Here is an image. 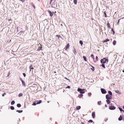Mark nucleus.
Listing matches in <instances>:
<instances>
[{"instance_id":"nucleus-53","label":"nucleus","mask_w":124,"mask_h":124,"mask_svg":"<svg viewBox=\"0 0 124 124\" xmlns=\"http://www.w3.org/2000/svg\"><path fill=\"white\" fill-rule=\"evenodd\" d=\"M111 31H114L112 28V29H111Z\"/></svg>"},{"instance_id":"nucleus-47","label":"nucleus","mask_w":124,"mask_h":124,"mask_svg":"<svg viewBox=\"0 0 124 124\" xmlns=\"http://www.w3.org/2000/svg\"><path fill=\"white\" fill-rule=\"evenodd\" d=\"M52 0H51L50 2V3H49V4H51V2Z\"/></svg>"},{"instance_id":"nucleus-1","label":"nucleus","mask_w":124,"mask_h":124,"mask_svg":"<svg viewBox=\"0 0 124 124\" xmlns=\"http://www.w3.org/2000/svg\"><path fill=\"white\" fill-rule=\"evenodd\" d=\"M106 61H107V62H108V59L104 58L103 59H101V63L104 64L106 62Z\"/></svg>"},{"instance_id":"nucleus-35","label":"nucleus","mask_w":124,"mask_h":124,"mask_svg":"<svg viewBox=\"0 0 124 124\" xmlns=\"http://www.w3.org/2000/svg\"><path fill=\"white\" fill-rule=\"evenodd\" d=\"M119 109L120 110V111H121V112L123 111V110L121 108H120V107H119Z\"/></svg>"},{"instance_id":"nucleus-50","label":"nucleus","mask_w":124,"mask_h":124,"mask_svg":"<svg viewBox=\"0 0 124 124\" xmlns=\"http://www.w3.org/2000/svg\"><path fill=\"white\" fill-rule=\"evenodd\" d=\"M21 0V1H22V2H24L25 0Z\"/></svg>"},{"instance_id":"nucleus-17","label":"nucleus","mask_w":124,"mask_h":124,"mask_svg":"<svg viewBox=\"0 0 124 124\" xmlns=\"http://www.w3.org/2000/svg\"><path fill=\"white\" fill-rule=\"evenodd\" d=\"M15 103V101H12L11 102V104L12 105H14Z\"/></svg>"},{"instance_id":"nucleus-46","label":"nucleus","mask_w":124,"mask_h":124,"mask_svg":"<svg viewBox=\"0 0 124 124\" xmlns=\"http://www.w3.org/2000/svg\"><path fill=\"white\" fill-rule=\"evenodd\" d=\"M104 14H105V17H106V14L105 13V12H104Z\"/></svg>"},{"instance_id":"nucleus-64","label":"nucleus","mask_w":124,"mask_h":124,"mask_svg":"<svg viewBox=\"0 0 124 124\" xmlns=\"http://www.w3.org/2000/svg\"><path fill=\"white\" fill-rule=\"evenodd\" d=\"M101 31H102V30H101Z\"/></svg>"},{"instance_id":"nucleus-6","label":"nucleus","mask_w":124,"mask_h":124,"mask_svg":"<svg viewBox=\"0 0 124 124\" xmlns=\"http://www.w3.org/2000/svg\"><path fill=\"white\" fill-rule=\"evenodd\" d=\"M48 12L50 14V16L52 17L53 15V14L50 10H48Z\"/></svg>"},{"instance_id":"nucleus-8","label":"nucleus","mask_w":124,"mask_h":124,"mask_svg":"<svg viewBox=\"0 0 124 124\" xmlns=\"http://www.w3.org/2000/svg\"><path fill=\"white\" fill-rule=\"evenodd\" d=\"M92 116L93 118H94L95 117V113L94 112H93L92 113Z\"/></svg>"},{"instance_id":"nucleus-58","label":"nucleus","mask_w":124,"mask_h":124,"mask_svg":"<svg viewBox=\"0 0 124 124\" xmlns=\"http://www.w3.org/2000/svg\"><path fill=\"white\" fill-rule=\"evenodd\" d=\"M123 108L124 109V106H123Z\"/></svg>"},{"instance_id":"nucleus-10","label":"nucleus","mask_w":124,"mask_h":124,"mask_svg":"<svg viewBox=\"0 0 124 124\" xmlns=\"http://www.w3.org/2000/svg\"><path fill=\"white\" fill-rule=\"evenodd\" d=\"M57 4H55V3L53 4H52V7L54 8H56V7H57Z\"/></svg>"},{"instance_id":"nucleus-31","label":"nucleus","mask_w":124,"mask_h":124,"mask_svg":"<svg viewBox=\"0 0 124 124\" xmlns=\"http://www.w3.org/2000/svg\"><path fill=\"white\" fill-rule=\"evenodd\" d=\"M79 43L81 45H82L83 44V42L82 40L80 41Z\"/></svg>"},{"instance_id":"nucleus-7","label":"nucleus","mask_w":124,"mask_h":124,"mask_svg":"<svg viewBox=\"0 0 124 124\" xmlns=\"http://www.w3.org/2000/svg\"><path fill=\"white\" fill-rule=\"evenodd\" d=\"M98 61V57L97 56H96V57L95 59H94V60L93 61L94 62H96L97 61Z\"/></svg>"},{"instance_id":"nucleus-49","label":"nucleus","mask_w":124,"mask_h":124,"mask_svg":"<svg viewBox=\"0 0 124 124\" xmlns=\"http://www.w3.org/2000/svg\"><path fill=\"white\" fill-rule=\"evenodd\" d=\"M65 78L68 80H69V79L67 78L66 77H65Z\"/></svg>"},{"instance_id":"nucleus-22","label":"nucleus","mask_w":124,"mask_h":124,"mask_svg":"<svg viewBox=\"0 0 124 124\" xmlns=\"http://www.w3.org/2000/svg\"><path fill=\"white\" fill-rule=\"evenodd\" d=\"M42 48V46H41L40 47H39V48H38V49H37V50L38 51H39Z\"/></svg>"},{"instance_id":"nucleus-51","label":"nucleus","mask_w":124,"mask_h":124,"mask_svg":"<svg viewBox=\"0 0 124 124\" xmlns=\"http://www.w3.org/2000/svg\"><path fill=\"white\" fill-rule=\"evenodd\" d=\"M105 107H107V105H106V104H105Z\"/></svg>"},{"instance_id":"nucleus-33","label":"nucleus","mask_w":124,"mask_h":124,"mask_svg":"<svg viewBox=\"0 0 124 124\" xmlns=\"http://www.w3.org/2000/svg\"><path fill=\"white\" fill-rule=\"evenodd\" d=\"M83 94H80L79 95V98H80L82 97L83 96Z\"/></svg>"},{"instance_id":"nucleus-13","label":"nucleus","mask_w":124,"mask_h":124,"mask_svg":"<svg viewBox=\"0 0 124 124\" xmlns=\"http://www.w3.org/2000/svg\"><path fill=\"white\" fill-rule=\"evenodd\" d=\"M80 108L81 107L80 106H77L76 108V109L78 110L80 109Z\"/></svg>"},{"instance_id":"nucleus-36","label":"nucleus","mask_w":124,"mask_h":124,"mask_svg":"<svg viewBox=\"0 0 124 124\" xmlns=\"http://www.w3.org/2000/svg\"><path fill=\"white\" fill-rule=\"evenodd\" d=\"M107 25L109 28L110 27V26L109 24L108 23L107 24Z\"/></svg>"},{"instance_id":"nucleus-25","label":"nucleus","mask_w":124,"mask_h":124,"mask_svg":"<svg viewBox=\"0 0 124 124\" xmlns=\"http://www.w3.org/2000/svg\"><path fill=\"white\" fill-rule=\"evenodd\" d=\"M91 56L92 58H93V60H94V58L93 55V54H91Z\"/></svg>"},{"instance_id":"nucleus-19","label":"nucleus","mask_w":124,"mask_h":124,"mask_svg":"<svg viewBox=\"0 0 124 124\" xmlns=\"http://www.w3.org/2000/svg\"><path fill=\"white\" fill-rule=\"evenodd\" d=\"M17 107H18V108H20L21 107V105L19 103V104H17Z\"/></svg>"},{"instance_id":"nucleus-4","label":"nucleus","mask_w":124,"mask_h":124,"mask_svg":"<svg viewBox=\"0 0 124 124\" xmlns=\"http://www.w3.org/2000/svg\"><path fill=\"white\" fill-rule=\"evenodd\" d=\"M106 98L107 99H110L112 98V97L109 94L106 95Z\"/></svg>"},{"instance_id":"nucleus-15","label":"nucleus","mask_w":124,"mask_h":124,"mask_svg":"<svg viewBox=\"0 0 124 124\" xmlns=\"http://www.w3.org/2000/svg\"><path fill=\"white\" fill-rule=\"evenodd\" d=\"M122 119V117L121 115L120 117L118 118V120L119 121H121Z\"/></svg>"},{"instance_id":"nucleus-30","label":"nucleus","mask_w":124,"mask_h":124,"mask_svg":"<svg viewBox=\"0 0 124 124\" xmlns=\"http://www.w3.org/2000/svg\"><path fill=\"white\" fill-rule=\"evenodd\" d=\"M83 58L84 59V60H85V61H86V57L85 56H83Z\"/></svg>"},{"instance_id":"nucleus-5","label":"nucleus","mask_w":124,"mask_h":124,"mask_svg":"<svg viewBox=\"0 0 124 124\" xmlns=\"http://www.w3.org/2000/svg\"><path fill=\"white\" fill-rule=\"evenodd\" d=\"M101 90L102 93L105 94L106 93V91L104 89L101 88Z\"/></svg>"},{"instance_id":"nucleus-2","label":"nucleus","mask_w":124,"mask_h":124,"mask_svg":"<svg viewBox=\"0 0 124 124\" xmlns=\"http://www.w3.org/2000/svg\"><path fill=\"white\" fill-rule=\"evenodd\" d=\"M85 90V89H82L80 88H78L77 90L78 92H79L81 94H83L85 93V92L83 91Z\"/></svg>"},{"instance_id":"nucleus-61","label":"nucleus","mask_w":124,"mask_h":124,"mask_svg":"<svg viewBox=\"0 0 124 124\" xmlns=\"http://www.w3.org/2000/svg\"><path fill=\"white\" fill-rule=\"evenodd\" d=\"M123 111L124 113V110H123Z\"/></svg>"},{"instance_id":"nucleus-3","label":"nucleus","mask_w":124,"mask_h":124,"mask_svg":"<svg viewBox=\"0 0 124 124\" xmlns=\"http://www.w3.org/2000/svg\"><path fill=\"white\" fill-rule=\"evenodd\" d=\"M111 105L109 106V108L110 110H113L115 109L116 107L112 105V104H111Z\"/></svg>"},{"instance_id":"nucleus-16","label":"nucleus","mask_w":124,"mask_h":124,"mask_svg":"<svg viewBox=\"0 0 124 124\" xmlns=\"http://www.w3.org/2000/svg\"><path fill=\"white\" fill-rule=\"evenodd\" d=\"M106 101L108 104H109L110 103V101L109 100L107 99Z\"/></svg>"},{"instance_id":"nucleus-63","label":"nucleus","mask_w":124,"mask_h":124,"mask_svg":"<svg viewBox=\"0 0 124 124\" xmlns=\"http://www.w3.org/2000/svg\"><path fill=\"white\" fill-rule=\"evenodd\" d=\"M123 120H124V118L123 119Z\"/></svg>"},{"instance_id":"nucleus-32","label":"nucleus","mask_w":124,"mask_h":124,"mask_svg":"<svg viewBox=\"0 0 124 124\" xmlns=\"http://www.w3.org/2000/svg\"><path fill=\"white\" fill-rule=\"evenodd\" d=\"M98 104L99 105H100L101 104V101H98Z\"/></svg>"},{"instance_id":"nucleus-62","label":"nucleus","mask_w":124,"mask_h":124,"mask_svg":"<svg viewBox=\"0 0 124 124\" xmlns=\"http://www.w3.org/2000/svg\"><path fill=\"white\" fill-rule=\"evenodd\" d=\"M47 102L48 103H49V101H47Z\"/></svg>"},{"instance_id":"nucleus-42","label":"nucleus","mask_w":124,"mask_h":124,"mask_svg":"<svg viewBox=\"0 0 124 124\" xmlns=\"http://www.w3.org/2000/svg\"><path fill=\"white\" fill-rule=\"evenodd\" d=\"M32 65H31L30 67H29L30 69V71H31V67L32 66Z\"/></svg>"},{"instance_id":"nucleus-54","label":"nucleus","mask_w":124,"mask_h":124,"mask_svg":"<svg viewBox=\"0 0 124 124\" xmlns=\"http://www.w3.org/2000/svg\"><path fill=\"white\" fill-rule=\"evenodd\" d=\"M9 74H10V73L9 72L8 73V76H9Z\"/></svg>"},{"instance_id":"nucleus-11","label":"nucleus","mask_w":124,"mask_h":124,"mask_svg":"<svg viewBox=\"0 0 124 124\" xmlns=\"http://www.w3.org/2000/svg\"><path fill=\"white\" fill-rule=\"evenodd\" d=\"M73 53H74L75 55L77 52L74 47V48L73 50Z\"/></svg>"},{"instance_id":"nucleus-39","label":"nucleus","mask_w":124,"mask_h":124,"mask_svg":"<svg viewBox=\"0 0 124 124\" xmlns=\"http://www.w3.org/2000/svg\"><path fill=\"white\" fill-rule=\"evenodd\" d=\"M36 103L35 102H34L33 104H32V105H36Z\"/></svg>"},{"instance_id":"nucleus-59","label":"nucleus","mask_w":124,"mask_h":124,"mask_svg":"<svg viewBox=\"0 0 124 124\" xmlns=\"http://www.w3.org/2000/svg\"><path fill=\"white\" fill-rule=\"evenodd\" d=\"M82 124H84V123H82Z\"/></svg>"},{"instance_id":"nucleus-20","label":"nucleus","mask_w":124,"mask_h":124,"mask_svg":"<svg viewBox=\"0 0 124 124\" xmlns=\"http://www.w3.org/2000/svg\"><path fill=\"white\" fill-rule=\"evenodd\" d=\"M109 41V40L108 39H106L104 40V42H107L108 41Z\"/></svg>"},{"instance_id":"nucleus-27","label":"nucleus","mask_w":124,"mask_h":124,"mask_svg":"<svg viewBox=\"0 0 124 124\" xmlns=\"http://www.w3.org/2000/svg\"><path fill=\"white\" fill-rule=\"evenodd\" d=\"M23 95V94L22 93H21L19 94L18 95V96L19 97H20L21 96H22Z\"/></svg>"},{"instance_id":"nucleus-55","label":"nucleus","mask_w":124,"mask_h":124,"mask_svg":"<svg viewBox=\"0 0 124 124\" xmlns=\"http://www.w3.org/2000/svg\"><path fill=\"white\" fill-rule=\"evenodd\" d=\"M113 34H114L115 33V32L114 31H113Z\"/></svg>"},{"instance_id":"nucleus-23","label":"nucleus","mask_w":124,"mask_h":124,"mask_svg":"<svg viewBox=\"0 0 124 124\" xmlns=\"http://www.w3.org/2000/svg\"><path fill=\"white\" fill-rule=\"evenodd\" d=\"M17 112H18L19 113H21L23 111L22 110H17L16 111Z\"/></svg>"},{"instance_id":"nucleus-28","label":"nucleus","mask_w":124,"mask_h":124,"mask_svg":"<svg viewBox=\"0 0 124 124\" xmlns=\"http://www.w3.org/2000/svg\"><path fill=\"white\" fill-rule=\"evenodd\" d=\"M102 64L101 65L102 66V67L104 68L105 69V66L103 64Z\"/></svg>"},{"instance_id":"nucleus-12","label":"nucleus","mask_w":124,"mask_h":124,"mask_svg":"<svg viewBox=\"0 0 124 124\" xmlns=\"http://www.w3.org/2000/svg\"><path fill=\"white\" fill-rule=\"evenodd\" d=\"M115 92L116 93H118L119 94H121V93L118 90H115Z\"/></svg>"},{"instance_id":"nucleus-43","label":"nucleus","mask_w":124,"mask_h":124,"mask_svg":"<svg viewBox=\"0 0 124 124\" xmlns=\"http://www.w3.org/2000/svg\"><path fill=\"white\" fill-rule=\"evenodd\" d=\"M120 19H119V20H118V22H117V23L118 24L119 23V21H120Z\"/></svg>"},{"instance_id":"nucleus-56","label":"nucleus","mask_w":124,"mask_h":124,"mask_svg":"<svg viewBox=\"0 0 124 124\" xmlns=\"http://www.w3.org/2000/svg\"><path fill=\"white\" fill-rule=\"evenodd\" d=\"M33 69V68L32 67V68H31V69Z\"/></svg>"},{"instance_id":"nucleus-60","label":"nucleus","mask_w":124,"mask_h":124,"mask_svg":"<svg viewBox=\"0 0 124 124\" xmlns=\"http://www.w3.org/2000/svg\"><path fill=\"white\" fill-rule=\"evenodd\" d=\"M123 72H124V70H123Z\"/></svg>"},{"instance_id":"nucleus-41","label":"nucleus","mask_w":124,"mask_h":124,"mask_svg":"<svg viewBox=\"0 0 124 124\" xmlns=\"http://www.w3.org/2000/svg\"><path fill=\"white\" fill-rule=\"evenodd\" d=\"M5 94H6V93H4L2 94V95L3 96H4L5 95Z\"/></svg>"},{"instance_id":"nucleus-44","label":"nucleus","mask_w":124,"mask_h":124,"mask_svg":"<svg viewBox=\"0 0 124 124\" xmlns=\"http://www.w3.org/2000/svg\"><path fill=\"white\" fill-rule=\"evenodd\" d=\"M20 80H21V81H22V82H23V81L22 80V78H20Z\"/></svg>"},{"instance_id":"nucleus-40","label":"nucleus","mask_w":124,"mask_h":124,"mask_svg":"<svg viewBox=\"0 0 124 124\" xmlns=\"http://www.w3.org/2000/svg\"><path fill=\"white\" fill-rule=\"evenodd\" d=\"M23 76H24V77H25V76H26V74H25V73H23Z\"/></svg>"},{"instance_id":"nucleus-18","label":"nucleus","mask_w":124,"mask_h":124,"mask_svg":"<svg viewBox=\"0 0 124 124\" xmlns=\"http://www.w3.org/2000/svg\"><path fill=\"white\" fill-rule=\"evenodd\" d=\"M74 3L75 4H76L77 3V0H74Z\"/></svg>"},{"instance_id":"nucleus-21","label":"nucleus","mask_w":124,"mask_h":124,"mask_svg":"<svg viewBox=\"0 0 124 124\" xmlns=\"http://www.w3.org/2000/svg\"><path fill=\"white\" fill-rule=\"evenodd\" d=\"M108 93L111 95H112V93L111 91H109L108 92Z\"/></svg>"},{"instance_id":"nucleus-38","label":"nucleus","mask_w":124,"mask_h":124,"mask_svg":"<svg viewBox=\"0 0 124 124\" xmlns=\"http://www.w3.org/2000/svg\"><path fill=\"white\" fill-rule=\"evenodd\" d=\"M92 67L93 68L92 69H91H91L93 70V71H94V68L93 66H92Z\"/></svg>"},{"instance_id":"nucleus-26","label":"nucleus","mask_w":124,"mask_h":124,"mask_svg":"<svg viewBox=\"0 0 124 124\" xmlns=\"http://www.w3.org/2000/svg\"><path fill=\"white\" fill-rule=\"evenodd\" d=\"M10 109L12 110H13L14 109V108L13 106H11L10 107Z\"/></svg>"},{"instance_id":"nucleus-29","label":"nucleus","mask_w":124,"mask_h":124,"mask_svg":"<svg viewBox=\"0 0 124 124\" xmlns=\"http://www.w3.org/2000/svg\"><path fill=\"white\" fill-rule=\"evenodd\" d=\"M41 101L39 100L38 102L36 104H38L41 103Z\"/></svg>"},{"instance_id":"nucleus-52","label":"nucleus","mask_w":124,"mask_h":124,"mask_svg":"<svg viewBox=\"0 0 124 124\" xmlns=\"http://www.w3.org/2000/svg\"><path fill=\"white\" fill-rule=\"evenodd\" d=\"M107 120H108V118L106 119V120H105V121L106 122L107 121Z\"/></svg>"},{"instance_id":"nucleus-14","label":"nucleus","mask_w":124,"mask_h":124,"mask_svg":"<svg viewBox=\"0 0 124 124\" xmlns=\"http://www.w3.org/2000/svg\"><path fill=\"white\" fill-rule=\"evenodd\" d=\"M22 83L23 85L25 87L26 85H25V82H24L23 81V82H22Z\"/></svg>"},{"instance_id":"nucleus-9","label":"nucleus","mask_w":124,"mask_h":124,"mask_svg":"<svg viewBox=\"0 0 124 124\" xmlns=\"http://www.w3.org/2000/svg\"><path fill=\"white\" fill-rule=\"evenodd\" d=\"M70 46V45L69 43H68L66 46V47H65L64 49L65 50H66L68 48H69Z\"/></svg>"},{"instance_id":"nucleus-45","label":"nucleus","mask_w":124,"mask_h":124,"mask_svg":"<svg viewBox=\"0 0 124 124\" xmlns=\"http://www.w3.org/2000/svg\"><path fill=\"white\" fill-rule=\"evenodd\" d=\"M70 88V86H68L67 87H66V88Z\"/></svg>"},{"instance_id":"nucleus-37","label":"nucleus","mask_w":124,"mask_h":124,"mask_svg":"<svg viewBox=\"0 0 124 124\" xmlns=\"http://www.w3.org/2000/svg\"><path fill=\"white\" fill-rule=\"evenodd\" d=\"M92 95L91 93H88V95L89 96H90Z\"/></svg>"},{"instance_id":"nucleus-34","label":"nucleus","mask_w":124,"mask_h":124,"mask_svg":"<svg viewBox=\"0 0 124 124\" xmlns=\"http://www.w3.org/2000/svg\"><path fill=\"white\" fill-rule=\"evenodd\" d=\"M93 122V121L92 120H90L88 121V122L89 123H92Z\"/></svg>"},{"instance_id":"nucleus-57","label":"nucleus","mask_w":124,"mask_h":124,"mask_svg":"<svg viewBox=\"0 0 124 124\" xmlns=\"http://www.w3.org/2000/svg\"><path fill=\"white\" fill-rule=\"evenodd\" d=\"M54 73H56V72L55 71L54 72Z\"/></svg>"},{"instance_id":"nucleus-48","label":"nucleus","mask_w":124,"mask_h":124,"mask_svg":"<svg viewBox=\"0 0 124 124\" xmlns=\"http://www.w3.org/2000/svg\"><path fill=\"white\" fill-rule=\"evenodd\" d=\"M56 36H57V37L58 38H59V37H60V36L58 35H57Z\"/></svg>"},{"instance_id":"nucleus-24","label":"nucleus","mask_w":124,"mask_h":124,"mask_svg":"<svg viewBox=\"0 0 124 124\" xmlns=\"http://www.w3.org/2000/svg\"><path fill=\"white\" fill-rule=\"evenodd\" d=\"M116 42L115 40H114L113 41V44L114 45H115L116 44Z\"/></svg>"}]
</instances>
